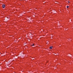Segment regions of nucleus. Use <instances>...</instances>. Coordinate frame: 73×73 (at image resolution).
<instances>
[{"label":"nucleus","mask_w":73,"mask_h":73,"mask_svg":"<svg viewBox=\"0 0 73 73\" xmlns=\"http://www.w3.org/2000/svg\"><path fill=\"white\" fill-rule=\"evenodd\" d=\"M31 46H34V44H33V45H31Z\"/></svg>","instance_id":"nucleus-4"},{"label":"nucleus","mask_w":73,"mask_h":73,"mask_svg":"<svg viewBox=\"0 0 73 73\" xmlns=\"http://www.w3.org/2000/svg\"><path fill=\"white\" fill-rule=\"evenodd\" d=\"M2 7H3V8H5V5H2Z\"/></svg>","instance_id":"nucleus-1"},{"label":"nucleus","mask_w":73,"mask_h":73,"mask_svg":"<svg viewBox=\"0 0 73 73\" xmlns=\"http://www.w3.org/2000/svg\"><path fill=\"white\" fill-rule=\"evenodd\" d=\"M48 42H49V41H48L47 42V44H48Z\"/></svg>","instance_id":"nucleus-5"},{"label":"nucleus","mask_w":73,"mask_h":73,"mask_svg":"<svg viewBox=\"0 0 73 73\" xmlns=\"http://www.w3.org/2000/svg\"><path fill=\"white\" fill-rule=\"evenodd\" d=\"M69 6H67V8H69Z\"/></svg>","instance_id":"nucleus-3"},{"label":"nucleus","mask_w":73,"mask_h":73,"mask_svg":"<svg viewBox=\"0 0 73 73\" xmlns=\"http://www.w3.org/2000/svg\"><path fill=\"white\" fill-rule=\"evenodd\" d=\"M52 48H53L52 46H50V49H52Z\"/></svg>","instance_id":"nucleus-2"},{"label":"nucleus","mask_w":73,"mask_h":73,"mask_svg":"<svg viewBox=\"0 0 73 73\" xmlns=\"http://www.w3.org/2000/svg\"><path fill=\"white\" fill-rule=\"evenodd\" d=\"M68 3H70V2L68 1Z\"/></svg>","instance_id":"nucleus-6"}]
</instances>
